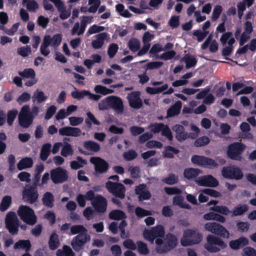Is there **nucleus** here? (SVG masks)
<instances>
[{"label":"nucleus","instance_id":"f257e3e1","mask_svg":"<svg viewBox=\"0 0 256 256\" xmlns=\"http://www.w3.org/2000/svg\"><path fill=\"white\" fill-rule=\"evenodd\" d=\"M62 40V36L60 34H56L52 36L50 35L45 36L40 46L41 54L45 56H48L51 50L57 49L60 45Z\"/></svg>","mask_w":256,"mask_h":256},{"label":"nucleus","instance_id":"f03ea898","mask_svg":"<svg viewBox=\"0 0 256 256\" xmlns=\"http://www.w3.org/2000/svg\"><path fill=\"white\" fill-rule=\"evenodd\" d=\"M178 242L176 236L168 233L164 239L159 238L155 240L156 250L157 252L162 254L168 252L175 248Z\"/></svg>","mask_w":256,"mask_h":256},{"label":"nucleus","instance_id":"7ed1b4c3","mask_svg":"<svg viewBox=\"0 0 256 256\" xmlns=\"http://www.w3.org/2000/svg\"><path fill=\"white\" fill-rule=\"evenodd\" d=\"M202 238V234L197 230L188 228L184 231L180 244L184 246L196 244L200 243Z\"/></svg>","mask_w":256,"mask_h":256},{"label":"nucleus","instance_id":"20e7f679","mask_svg":"<svg viewBox=\"0 0 256 256\" xmlns=\"http://www.w3.org/2000/svg\"><path fill=\"white\" fill-rule=\"evenodd\" d=\"M143 236L145 240L153 243L154 240L162 238L165 234V230L163 226L157 225L143 231Z\"/></svg>","mask_w":256,"mask_h":256},{"label":"nucleus","instance_id":"39448f33","mask_svg":"<svg viewBox=\"0 0 256 256\" xmlns=\"http://www.w3.org/2000/svg\"><path fill=\"white\" fill-rule=\"evenodd\" d=\"M205 248L209 252H215L226 247V244L220 238L209 234L206 237Z\"/></svg>","mask_w":256,"mask_h":256},{"label":"nucleus","instance_id":"423d86ee","mask_svg":"<svg viewBox=\"0 0 256 256\" xmlns=\"http://www.w3.org/2000/svg\"><path fill=\"white\" fill-rule=\"evenodd\" d=\"M21 220L26 224L33 225L36 222V217L34 210L28 206H21L18 210Z\"/></svg>","mask_w":256,"mask_h":256},{"label":"nucleus","instance_id":"0eeeda50","mask_svg":"<svg viewBox=\"0 0 256 256\" xmlns=\"http://www.w3.org/2000/svg\"><path fill=\"white\" fill-rule=\"evenodd\" d=\"M204 228L208 232L223 238H228L230 234L226 228L219 224L214 222H207Z\"/></svg>","mask_w":256,"mask_h":256},{"label":"nucleus","instance_id":"6e6552de","mask_svg":"<svg viewBox=\"0 0 256 256\" xmlns=\"http://www.w3.org/2000/svg\"><path fill=\"white\" fill-rule=\"evenodd\" d=\"M244 148L245 146L241 143L232 144L228 146L227 154L231 159L240 160L242 159L240 155Z\"/></svg>","mask_w":256,"mask_h":256},{"label":"nucleus","instance_id":"1a4fd4ad","mask_svg":"<svg viewBox=\"0 0 256 256\" xmlns=\"http://www.w3.org/2000/svg\"><path fill=\"white\" fill-rule=\"evenodd\" d=\"M222 174L224 178L228 179L240 180L243 176L241 170L234 166L223 168Z\"/></svg>","mask_w":256,"mask_h":256},{"label":"nucleus","instance_id":"9d476101","mask_svg":"<svg viewBox=\"0 0 256 256\" xmlns=\"http://www.w3.org/2000/svg\"><path fill=\"white\" fill-rule=\"evenodd\" d=\"M33 117L30 113V106H24L18 115L20 124L23 128H28L32 122Z\"/></svg>","mask_w":256,"mask_h":256},{"label":"nucleus","instance_id":"9b49d317","mask_svg":"<svg viewBox=\"0 0 256 256\" xmlns=\"http://www.w3.org/2000/svg\"><path fill=\"white\" fill-rule=\"evenodd\" d=\"M191 161L196 165L208 168H212L218 166V164L214 160L201 156H192Z\"/></svg>","mask_w":256,"mask_h":256},{"label":"nucleus","instance_id":"f8f14e48","mask_svg":"<svg viewBox=\"0 0 256 256\" xmlns=\"http://www.w3.org/2000/svg\"><path fill=\"white\" fill-rule=\"evenodd\" d=\"M90 240V236L88 233L80 234L72 238L71 246L75 251H79L83 248L84 245Z\"/></svg>","mask_w":256,"mask_h":256},{"label":"nucleus","instance_id":"ddd939ff","mask_svg":"<svg viewBox=\"0 0 256 256\" xmlns=\"http://www.w3.org/2000/svg\"><path fill=\"white\" fill-rule=\"evenodd\" d=\"M108 190L116 196L123 198L125 196V188L120 183H114L108 181L106 184Z\"/></svg>","mask_w":256,"mask_h":256},{"label":"nucleus","instance_id":"4468645a","mask_svg":"<svg viewBox=\"0 0 256 256\" xmlns=\"http://www.w3.org/2000/svg\"><path fill=\"white\" fill-rule=\"evenodd\" d=\"M6 224L10 232L14 234L18 232V219L14 212H8L6 216Z\"/></svg>","mask_w":256,"mask_h":256},{"label":"nucleus","instance_id":"2eb2a0df","mask_svg":"<svg viewBox=\"0 0 256 256\" xmlns=\"http://www.w3.org/2000/svg\"><path fill=\"white\" fill-rule=\"evenodd\" d=\"M50 174L51 178L55 184L62 183L68 178L66 171L61 168L52 170Z\"/></svg>","mask_w":256,"mask_h":256},{"label":"nucleus","instance_id":"dca6fc26","mask_svg":"<svg viewBox=\"0 0 256 256\" xmlns=\"http://www.w3.org/2000/svg\"><path fill=\"white\" fill-rule=\"evenodd\" d=\"M92 205L94 209L99 212H104L106 210L107 202L105 198L100 195H96L92 200Z\"/></svg>","mask_w":256,"mask_h":256},{"label":"nucleus","instance_id":"f3484780","mask_svg":"<svg viewBox=\"0 0 256 256\" xmlns=\"http://www.w3.org/2000/svg\"><path fill=\"white\" fill-rule=\"evenodd\" d=\"M196 182L204 186L216 187L218 185V180L211 175L199 177L196 180Z\"/></svg>","mask_w":256,"mask_h":256},{"label":"nucleus","instance_id":"a211bd4d","mask_svg":"<svg viewBox=\"0 0 256 256\" xmlns=\"http://www.w3.org/2000/svg\"><path fill=\"white\" fill-rule=\"evenodd\" d=\"M23 199L26 202L32 204L38 198V194L35 188L26 186L22 194Z\"/></svg>","mask_w":256,"mask_h":256},{"label":"nucleus","instance_id":"6ab92c4d","mask_svg":"<svg viewBox=\"0 0 256 256\" xmlns=\"http://www.w3.org/2000/svg\"><path fill=\"white\" fill-rule=\"evenodd\" d=\"M71 95L74 98L80 100L83 98L85 96H87L89 99L95 101L98 100L101 98V96L100 95L92 94L90 91L86 90L82 91L75 90L72 92Z\"/></svg>","mask_w":256,"mask_h":256},{"label":"nucleus","instance_id":"aec40b11","mask_svg":"<svg viewBox=\"0 0 256 256\" xmlns=\"http://www.w3.org/2000/svg\"><path fill=\"white\" fill-rule=\"evenodd\" d=\"M130 106L134 108L138 109L142 106V102L140 98V92H133L127 96Z\"/></svg>","mask_w":256,"mask_h":256},{"label":"nucleus","instance_id":"412c9836","mask_svg":"<svg viewBox=\"0 0 256 256\" xmlns=\"http://www.w3.org/2000/svg\"><path fill=\"white\" fill-rule=\"evenodd\" d=\"M78 106L71 104L67 106L66 109L62 108L60 110L56 113L55 118L57 120H60L64 118L67 116L72 114L73 112L76 111Z\"/></svg>","mask_w":256,"mask_h":256},{"label":"nucleus","instance_id":"4be33fe9","mask_svg":"<svg viewBox=\"0 0 256 256\" xmlns=\"http://www.w3.org/2000/svg\"><path fill=\"white\" fill-rule=\"evenodd\" d=\"M90 161L94 165L96 172L102 173L106 170L108 164L102 159L98 157H92Z\"/></svg>","mask_w":256,"mask_h":256},{"label":"nucleus","instance_id":"5701e85b","mask_svg":"<svg viewBox=\"0 0 256 256\" xmlns=\"http://www.w3.org/2000/svg\"><path fill=\"white\" fill-rule=\"evenodd\" d=\"M208 196L216 198L221 196V194L212 189L206 188L202 190V193L198 196V200L200 202H204L208 200Z\"/></svg>","mask_w":256,"mask_h":256},{"label":"nucleus","instance_id":"b1692460","mask_svg":"<svg viewBox=\"0 0 256 256\" xmlns=\"http://www.w3.org/2000/svg\"><path fill=\"white\" fill-rule=\"evenodd\" d=\"M172 130L176 132V138L178 141H183L190 138V134L184 131L182 125L176 124L172 127Z\"/></svg>","mask_w":256,"mask_h":256},{"label":"nucleus","instance_id":"393cba45","mask_svg":"<svg viewBox=\"0 0 256 256\" xmlns=\"http://www.w3.org/2000/svg\"><path fill=\"white\" fill-rule=\"evenodd\" d=\"M110 108L117 114H122L124 110L123 102L122 99L118 96H110Z\"/></svg>","mask_w":256,"mask_h":256},{"label":"nucleus","instance_id":"a878e982","mask_svg":"<svg viewBox=\"0 0 256 256\" xmlns=\"http://www.w3.org/2000/svg\"><path fill=\"white\" fill-rule=\"evenodd\" d=\"M94 198V192L92 190L88 191L85 194H78L76 198V201L80 206L84 208L86 205V200H90Z\"/></svg>","mask_w":256,"mask_h":256},{"label":"nucleus","instance_id":"bb28decb","mask_svg":"<svg viewBox=\"0 0 256 256\" xmlns=\"http://www.w3.org/2000/svg\"><path fill=\"white\" fill-rule=\"evenodd\" d=\"M58 132L62 136H78L81 133V130L80 128L70 126L62 128L59 130Z\"/></svg>","mask_w":256,"mask_h":256},{"label":"nucleus","instance_id":"cd10ccee","mask_svg":"<svg viewBox=\"0 0 256 256\" xmlns=\"http://www.w3.org/2000/svg\"><path fill=\"white\" fill-rule=\"evenodd\" d=\"M108 34L106 32H102L95 36V40L92 42V46L95 49L101 48L104 44V40H108Z\"/></svg>","mask_w":256,"mask_h":256},{"label":"nucleus","instance_id":"c85d7f7f","mask_svg":"<svg viewBox=\"0 0 256 256\" xmlns=\"http://www.w3.org/2000/svg\"><path fill=\"white\" fill-rule=\"evenodd\" d=\"M209 46L210 52H216L218 49V44L216 40H212V36H209L204 42L202 44L201 48L206 50Z\"/></svg>","mask_w":256,"mask_h":256},{"label":"nucleus","instance_id":"c756f323","mask_svg":"<svg viewBox=\"0 0 256 256\" xmlns=\"http://www.w3.org/2000/svg\"><path fill=\"white\" fill-rule=\"evenodd\" d=\"M252 30V27L250 22L247 21L244 24V31L242 33L240 41V45H243L250 38V34Z\"/></svg>","mask_w":256,"mask_h":256},{"label":"nucleus","instance_id":"7c9ffc66","mask_svg":"<svg viewBox=\"0 0 256 256\" xmlns=\"http://www.w3.org/2000/svg\"><path fill=\"white\" fill-rule=\"evenodd\" d=\"M136 192L139 196L140 200H148L150 198V194L146 188L144 184H140L136 186Z\"/></svg>","mask_w":256,"mask_h":256},{"label":"nucleus","instance_id":"2f4dec72","mask_svg":"<svg viewBox=\"0 0 256 256\" xmlns=\"http://www.w3.org/2000/svg\"><path fill=\"white\" fill-rule=\"evenodd\" d=\"M248 243V238L241 237L238 239L231 240L230 242V246L233 250H238L247 245Z\"/></svg>","mask_w":256,"mask_h":256},{"label":"nucleus","instance_id":"473e14b6","mask_svg":"<svg viewBox=\"0 0 256 256\" xmlns=\"http://www.w3.org/2000/svg\"><path fill=\"white\" fill-rule=\"evenodd\" d=\"M48 98V96L45 95L44 93L40 90H36L32 96L33 102H36L38 104L42 103L45 102Z\"/></svg>","mask_w":256,"mask_h":256},{"label":"nucleus","instance_id":"72a5a7b5","mask_svg":"<svg viewBox=\"0 0 256 256\" xmlns=\"http://www.w3.org/2000/svg\"><path fill=\"white\" fill-rule=\"evenodd\" d=\"M220 40L222 44L224 46L228 42V46H232L235 42L234 38L232 37V32H226L222 35L220 38Z\"/></svg>","mask_w":256,"mask_h":256},{"label":"nucleus","instance_id":"f704fd0d","mask_svg":"<svg viewBox=\"0 0 256 256\" xmlns=\"http://www.w3.org/2000/svg\"><path fill=\"white\" fill-rule=\"evenodd\" d=\"M200 173L201 170L198 168H189L184 170V174L188 179H192L196 177Z\"/></svg>","mask_w":256,"mask_h":256},{"label":"nucleus","instance_id":"c9c22d12","mask_svg":"<svg viewBox=\"0 0 256 256\" xmlns=\"http://www.w3.org/2000/svg\"><path fill=\"white\" fill-rule=\"evenodd\" d=\"M182 108V102L180 101L176 102L168 110V116H172L179 113Z\"/></svg>","mask_w":256,"mask_h":256},{"label":"nucleus","instance_id":"e433bc0d","mask_svg":"<svg viewBox=\"0 0 256 256\" xmlns=\"http://www.w3.org/2000/svg\"><path fill=\"white\" fill-rule=\"evenodd\" d=\"M30 246L31 244L29 240H20L14 245L15 249H24L26 252L29 250Z\"/></svg>","mask_w":256,"mask_h":256},{"label":"nucleus","instance_id":"4c0bfd02","mask_svg":"<svg viewBox=\"0 0 256 256\" xmlns=\"http://www.w3.org/2000/svg\"><path fill=\"white\" fill-rule=\"evenodd\" d=\"M22 4L30 12H35L38 8V5L34 0H22Z\"/></svg>","mask_w":256,"mask_h":256},{"label":"nucleus","instance_id":"58836bf2","mask_svg":"<svg viewBox=\"0 0 256 256\" xmlns=\"http://www.w3.org/2000/svg\"><path fill=\"white\" fill-rule=\"evenodd\" d=\"M173 204L178 206L182 208L190 209V206L184 202V198L182 196H176L173 198Z\"/></svg>","mask_w":256,"mask_h":256},{"label":"nucleus","instance_id":"ea45409f","mask_svg":"<svg viewBox=\"0 0 256 256\" xmlns=\"http://www.w3.org/2000/svg\"><path fill=\"white\" fill-rule=\"evenodd\" d=\"M33 164L32 160L28 158L22 159L18 164L17 167L19 170H22L32 166Z\"/></svg>","mask_w":256,"mask_h":256},{"label":"nucleus","instance_id":"a19ab883","mask_svg":"<svg viewBox=\"0 0 256 256\" xmlns=\"http://www.w3.org/2000/svg\"><path fill=\"white\" fill-rule=\"evenodd\" d=\"M49 246L52 250L57 248L60 245V242L58 238V236L55 233L51 234L48 242Z\"/></svg>","mask_w":256,"mask_h":256},{"label":"nucleus","instance_id":"79ce46f5","mask_svg":"<svg viewBox=\"0 0 256 256\" xmlns=\"http://www.w3.org/2000/svg\"><path fill=\"white\" fill-rule=\"evenodd\" d=\"M168 88V85L167 84H165L162 86L158 88L147 87L146 90L149 94H155L161 93Z\"/></svg>","mask_w":256,"mask_h":256},{"label":"nucleus","instance_id":"37998d69","mask_svg":"<svg viewBox=\"0 0 256 256\" xmlns=\"http://www.w3.org/2000/svg\"><path fill=\"white\" fill-rule=\"evenodd\" d=\"M182 60L186 64V68L194 66L197 62V60L194 56L188 54L186 55L183 58Z\"/></svg>","mask_w":256,"mask_h":256},{"label":"nucleus","instance_id":"c03bdc74","mask_svg":"<svg viewBox=\"0 0 256 256\" xmlns=\"http://www.w3.org/2000/svg\"><path fill=\"white\" fill-rule=\"evenodd\" d=\"M71 234L72 235L80 234H87L88 230L82 225L76 224L70 228Z\"/></svg>","mask_w":256,"mask_h":256},{"label":"nucleus","instance_id":"a18cd8bd","mask_svg":"<svg viewBox=\"0 0 256 256\" xmlns=\"http://www.w3.org/2000/svg\"><path fill=\"white\" fill-rule=\"evenodd\" d=\"M94 90L96 93L100 94L104 96L114 92V90H113L108 88L102 85H96L94 88Z\"/></svg>","mask_w":256,"mask_h":256},{"label":"nucleus","instance_id":"49530a36","mask_svg":"<svg viewBox=\"0 0 256 256\" xmlns=\"http://www.w3.org/2000/svg\"><path fill=\"white\" fill-rule=\"evenodd\" d=\"M57 256H74V254L70 248L67 246H63L62 249L58 250L56 252Z\"/></svg>","mask_w":256,"mask_h":256},{"label":"nucleus","instance_id":"de8ad7c7","mask_svg":"<svg viewBox=\"0 0 256 256\" xmlns=\"http://www.w3.org/2000/svg\"><path fill=\"white\" fill-rule=\"evenodd\" d=\"M140 40L136 38H130L128 42L129 48L133 52L138 51L140 48Z\"/></svg>","mask_w":256,"mask_h":256},{"label":"nucleus","instance_id":"09e8293b","mask_svg":"<svg viewBox=\"0 0 256 256\" xmlns=\"http://www.w3.org/2000/svg\"><path fill=\"white\" fill-rule=\"evenodd\" d=\"M84 148L92 152H98L100 150V145L92 141H86L84 144Z\"/></svg>","mask_w":256,"mask_h":256},{"label":"nucleus","instance_id":"8fccbe9b","mask_svg":"<svg viewBox=\"0 0 256 256\" xmlns=\"http://www.w3.org/2000/svg\"><path fill=\"white\" fill-rule=\"evenodd\" d=\"M18 74L23 78H32L36 76L35 72L32 68H26L23 71L19 72Z\"/></svg>","mask_w":256,"mask_h":256},{"label":"nucleus","instance_id":"3c124183","mask_svg":"<svg viewBox=\"0 0 256 256\" xmlns=\"http://www.w3.org/2000/svg\"><path fill=\"white\" fill-rule=\"evenodd\" d=\"M109 218L114 220H120L125 218V214L122 210H114L109 214Z\"/></svg>","mask_w":256,"mask_h":256},{"label":"nucleus","instance_id":"603ef678","mask_svg":"<svg viewBox=\"0 0 256 256\" xmlns=\"http://www.w3.org/2000/svg\"><path fill=\"white\" fill-rule=\"evenodd\" d=\"M178 150L173 147L168 146L165 148L164 150L162 152L164 157L168 158H172L174 154H176L178 152Z\"/></svg>","mask_w":256,"mask_h":256},{"label":"nucleus","instance_id":"864d4df0","mask_svg":"<svg viewBox=\"0 0 256 256\" xmlns=\"http://www.w3.org/2000/svg\"><path fill=\"white\" fill-rule=\"evenodd\" d=\"M73 152L74 151L71 145L70 144L66 143L63 146L60 154L63 156L67 157L72 156Z\"/></svg>","mask_w":256,"mask_h":256},{"label":"nucleus","instance_id":"5fc2aeb1","mask_svg":"<svg viewBox=\"0 0 256 256\" xmlns=\"http://www.w3.org/2000/svg\"><path fill=\"white\" fill-rule=\"evenodd\" d=\"M51 148V144H46L43 145L40 152V158L43 160H45L48 158Z\"/></svg>","mask_w":256,"mask_h":256},{"label":"nucleus","instance_id":"6e6d98bb","mask_svg":"<svg viewBox=\"0 0 256 256\" xmlns=\"http://www.w3.org/2000/svg\"><path fill=\"white\" fill-rule=\"evenodd\" d=\"M248 208L246 205H238L234 208L232 210V216H238L242 214L248 210Z\"/></svg>","mask_w":256,"mask_h":256},{"label":"nucleus","instance_id":"4d7b16f0","mask_svg":"<svg viewBox=\"0 0 256 256\" xmlns=\"http://www.w3.org/2000/svg\"><path fill=\"white\" fill-rule=\"evenodd\" d=\"M210 209L224 215H228L230 212L228 208L224 206H216L210 208Z\"/></svg>","mask_w":256,"mask_h":256},{"label":"nucleus","instance_id":"13d9d810","mask_svg":"<svg viewBox=\"0 0 256 256\" xmlns=\"http://www.w3.org/2000/svg\"><path fill=\"white\" fill-rule=\"evenodd\" d=\"M92 16H84L82 17L80 28L78 31V35H80L84 32L86 24L92 22Z\"/></svg>","mask_w":256,"mask_h":256},{"label":"nucleus","instance_id":"bf43d9fd","mask_svg":"<svg viewBox=\"0 0 256 256\" xmlns=\"http://www.w3.org/2000/svg\"><path fill=\"white\" fill-rule=\"evenodd\" d=\"M57 8L60 12V17L62 20L68 18L70 15V11L66 10L64 4Z\"/></svg>","mask_w":256,"mask_h":256},{"label":"nucleus","instance_id":"052dcab7","mask_svg":"<svg viewBox=\"0 0 256 256\" xmlns=\"http://www.w3.org/2000/svg\"><path fill=\"white\" fill-rule=\"evenodd\" d=\"M54 197L52 194L50 192H46L43 198L44 204L48 206L52 207L53 206Z\"/></svg>","mask_w":256,"mask_h":256},{"label":"nucleus","instance_id":"680f3d73","mask_svg":"<svg viewBox=\"0 0 256 256\" xmlns=\"http://www.w3.org/2000/svg\"><path fill=\"white\" fill-rule=\"evenodd\" d=\"M110 108V96L103 99L98 104V108L100 110H106Z\"/></svg>","mask_w":256,"mask_h":256},{"label":"nucleus","instance_id":"e2e57ef3","mask_svg":"<svg viewBox=\"0 0 256 256\" xmlns=\"http://www.w3.org/2000/svg\"><path fill=\"white\" fill-rule=\"evenodd\" d=\"M164 126V124L162 123H154L148 126V129L150 130L151 133L153 134L158 133L161 132L162 127Z\"/></svg>","mask_w":256,"mask_h":256},{"label":"nucleus","instance_id":"0e129e2a","mask_svg":"<svg viewBox=\"0 0 256 256\" xmlns=\"http://www.w3.org/2000/svg\"><path fill=\"white\" fill-rule=\"evenodd\" d=\"M136 246H138V252L142 254H147L149 252L147 244L141 241L137 242Z\"/></svg>","mask_w":256,"mask_h":256},{"label":"nucleus","instance_id":"69168bd1","mask_svg":"<svg viewBox=\"0 0 256 256\" xmlns=\"http://www.w3.org/2000/svg\"><path fill=\"white\" fill-rule=\"evenodd\" d=\"M116 10L119 14L122 16L126 18H129L131 14L129 12L124 9V6L122 4H117L116 6Z\"/></svg>","mask_w":256,"mask_h":256},{"label":"nucleus","instance_id":"338daca9","mask_svg":"<svg viewBox=\"0 0 256 256\" xmlns=\"http://www.w3.org/2000/svg\"><path fill=\"white\" fill-rule=\"evenodd\" d=\"M17 52L22 56L26 57L30 54L31 48L28 46L20 47L18 49Z\"/></svg>","mask_w":256,"mask_h":256},{"label":"nucleus","instance_id":"774afa93","mask_svg":"<svg viewBox=\"0 0 256 256\" xmlns=\"http://www.w3.org/2000/svg\"><path fill=\"white\" fill-rule=\"evenodd\" d=\"M210 139L208 137L204 136H202L194 142V145L197 146H203L208 144L210 142Z\"/></svg>","mask_w":256,"mask_h":256}]
</instances>
